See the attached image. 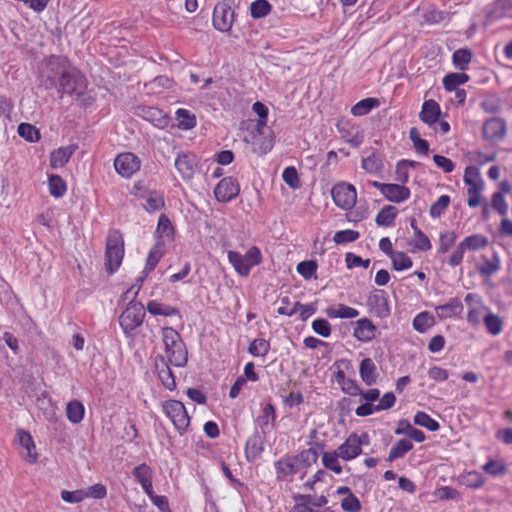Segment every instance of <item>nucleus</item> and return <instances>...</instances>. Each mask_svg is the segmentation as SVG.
Instances as JSON below:
<instances>
[{
  "label": "nucleus",
  "mask_w": 512,
  "mask_h": 512,
  "mask_svg": "<svg viewBox=\"0 0 512 512\" xmlns=\"http://www.w3.org/2000/svg\"><path fill=\"white\" fill-rule=\"evenodd\" d=\"M162 340L168 362L175 367H185L188 363V350L179 332L173 327H163Z\"/></svg>",
  "instance_id": "f257e3e1"
},
{
  "label": "nucleus",
  "mask_w": 512,
  "mask_h": 512,
  "mask_svg": "<svg viewBox=\"0 0 512 512\" xmlns=\"http://www.w3.org/2000/svg\"><path fill=\"white\" fill-rule=\"evenodd\" d=\"M69 59L62 55H51L40 72V86L45 90L57 89L62 73L69 66Z\"/></svg>",
  "instance_id": "f03ea898"
},
{
  "label": "nucleus",
  "mask_w": 512,
  "mask_h": 512,
  "mask_svg": "<svg viewBox=\"0 0 512 512\" xmlns=\"http://www.w3.org/2000/svg\"><path fill=\"white\" fill-rule=\"evenodd\" d=\"M88 81L85 75L77 68L69 66L62 73L60 83L57 87V92L60 98H63L65 94L75 96L76 98L84 95L87 89Z\"/></svg>",
  "instance_id": "7ed1b4c3"
},
{
  "label": "nucleus",
  "mask_w": 512,
  "mask_h": 512,
  "mask_svg": "<svg viewBox=\"0 0 512 512\" xmlns=\"http://www.w3.org/2000/svg\"><path fill=\"white\" fill-rule=\"evenodd\" d=\"M124 257V240L119 230H112L108 233L105 247V270L113 275L121 266Z\"/></svg>",
  "instance_id": "20e7f679"
},
{
  "label": "nucleus",
  "mask_w": 512,
  "mask_h": 512,
  "mask_svg": "<svg viewBox=\"0 0 512 512\" xmlns=\"http://www.w3.org/2000/svg\"><path fill=\"white\" fill-rule=\"evenodd\" d=\"M228 261L235 271L242 277H248L253 267L260 265L263 261L262 253L257 246H252L243 255L237 251L230 250L227 253Z\"/></svg>",
  "instance_id": "39448f33"
},
{
  "label": "nucleus",
  "mask_w": 512,
  "mask_h": 512,
  "mask_svg": "<svg viewBox=\"0 0 512 512\" xmlns=\"http://www.w3.org/2000/svg\"><path fill=\"white\" fill-rule=\"evenodd\" d=\"M146 307L141 302L131 299L124 311L119 316V325L126 337L135 335V330L140 327L146 315Z\"/></svg>",
  "instance_id": "423d86ee"
},
{
  "label": "nucleus",
  "mask_w": 512,
  "mask_h": 512,
  "mask_svg": "<svg viewBox=\"0 0 512 512\" xmlns=\"http://www.w3.org/2000/svg\"><path fill=\"white\" fill-rule=\"evenodd\" d=\"M238 7L236 0H222L213 10L212 24L214 29L221 33L231 31L236 18L235 9Z\"/></svg>",
  "instance_id": "0eeeda50"
},
{
  "label": "nucleus",
  "mask_w": 512,
  "mask_h": 512,
  "mask_svg": "<svg viewBox=\"0 0 512 512\" xmlns=\"http://www.w3.org/2000/svg\"><path fill=\"white\" fill-rule=\"evenodd\" d=\"M164 414L172 421L177 432L182 436L190 425V416L179 400L169 399L162 402Z\"/></svg>",
  "instance_id": "6e6552de"
},
{
  "label": "nucleus",
  "mask_w": 512,
  "mask_h": 512,
  "mask_svg": "<svg viewBox=\"0 0 512 512\" xmlns=\"http://www.w3.org/2000/svg\"><path fill=\"white\" fill-rule=\"evenodd\" d=\"M294 506L290 512H335L328 504V498L324 495L294 494Z\"/></svg>",
  "instance_id": "1a4fd4ad"
},
{
  "label": "nucleus",
  "mask_w": 512,
  "mask_h": 512,
  "mask_svg": "<svg viewBox=\"0 0 512 512\" xmlns=\"http://www.w3.org/2000/svg\"><path fill=\"white\" fill-rule=\"evenodd\" d=\"M331 196L336 206L347 210L355 205L357 192L352 184L342 182L332 187Z\"/></svg>",
  "instance_id": "9d476101"
},
{
  "label": "nucleus",
  "mask_w": 512,
  "mask_h": 512,
  "mask_svg": "<svg viewBox=\"0 0 512 512\" xmlns=\"http://www.w3.org/2000/svg\"><path fill=\"white\" fill-rule=\"evenodd\" d=\"M370 313L380 319H386L391 315L389 296L385 290H374L367 299Z\"/></svg>",
  "instance_id": "9b49d317"
},
{
  "label": "nucleus",
  "mask_w": 512,
  "mask_h": 512,
  "mask_svg": "<svg viewBox=\"0 0 512 512\" xmlns=\"http://www.w3.org/2000/svg\"><path fill=\"white\" fill-rule=\"evenodd\" d=\"M240 193V184L235 177L222 178L214 188V196L218 202L228 203Z\"/></svg>",
  "instance_id": "f8f14e48"
},
{
  "label": "nucleus",
  "mask_w": 512,
  "mask_h": 512,
  "mask_svg": "<svg viewBox=\"0 0 512 512\" xmlns=\"http://www.w3.org/2000/svg\"><path fill=\"white\" fill-rule=\"evenodd\" d=\"M276 418V408L273 403L261 404V413L254 420V429L268 435L276 426Z\"/></svg>",
  "instance_id": "ddd939ff"
},
{
  "label": "nucleus",
  "mask_w": 512,
  "mask_h": 512,
  "mask_svg": "<svg viewBox=\"0 0 512 512\" xmlns=\"http://www.w3.org/2000/svg\"><path fill=\"white\" fill-rule=\"evenodd\" d=\"M267 434L254 429L245 443V459L249 463L255 462L264 452Z\"/></svg>",
  "instance_id": "4468645a"
},
{
  "label": "nucleus",
  "mask_w": 512,
  "mask_h": 512,
  "mask_svg": "<svg viewBox=\"0 0 512 512\" xmlns=\"http://www.w3.org/2000/svg\"><path fill=\"white\" fill-rule=\"evenodd\" d=\"M141 161L132 152L120 153L114 161V167L118 174L125 178L131 177L140 169Z\"/></svg>",
  "instance_id": "2eb2a0df"
},
{
  "label": "nucleus",
  "mask_w": 512,
  "mask_h": 512,
  "mask_svg": "<svg viewBox=\"0 0 512 512\" xmlns=\"http://www.w3.org/2000/svg\"><path fill=\"white\" fill-rule=\"evenodd\" d=\"M507 134V123L503 118L492 117L482 127V136L488 141H502Z\"/></svg>",
  "instance_id": "dca6fc26"
},
{
  "label": "nucleus",
  "mask_w": 512,
  "mask_h": 512,
  "mask_svg": "<svg viewBox=\"0 0 512 512\" xmlns=\"http://www.w3.org/2000/svg\"><path fill=\"white\" fill-rule=\"evenodd\" d=\"M169 364L170 363L163 355L159 354L154 358V365L158 379L166 389L173 391L177 387L176 377Z\"/></svg>",
  "instance_id": "f3484780"
},
{
  "label": "nucleus",
  "mask_w": 512,
  "mask_h": 512,
  "mask_svg": "<svg viewBox=\"0 0 512 512\" xmlns=\"http://www.w3.org/2000/svg\"><path fill=\"white\" fill-rule=\"evenodd\" d=\"M197 156L192 152L179 153L175 159V168L184 180H191L195 174Z\"/></svg>",
  "instance_id": "a211bd4d"
},
{
  "label": "nucleus",
  "mask_w": 512,
  "mask_h": 512,
  "mask_svg": "<svg viewBox=\"0 0 512 512\" xmlns=\"http://www.w3.org/2000/svg\"><path fill=\"white\" fill-rule=\"evenodd\" d=\"M340 458L349 461L362 453V442L358 439L356 432L351 433L348 438L342 443L338 450Z\"/></svg>",
  "instance_id": "6ab92c4d"
},
{
  "label": "nucleus",
  "mask_w": 512,
  "mask_h": 512,
  "mask_svg": "<svg viewBox=\"0 0 512 512\" xmlns=\"http://www.w3.org/2000/svg\"><path fill=\"white\" fill-rule=\"evenodd\" d=\"M274 467L276 471V479L278 481H284L289 476H293L299 472L297 465L290 454H285L283 457L278 459L274 463Z\"/></svg>",
  "instance_id": "aec40b11"
},
{
  "label": "nucleus",
  "mask_w": 512,
  "mask_h": 512,
  "mask_svg": "<svg viewBox=\"0 0 512 512\" xmlns=\"http://www.w3.org/2000/svg\"><path fill=\"white\" fill-rule=\"evenodd\" d=\"M441 116V108L440 105L433 99L426 100L422 104L421 111L419 113V119L427 124L428 126H433L437 122H439Z\"/></svg>",
  "instance_id": "412c9836"
},
{
  "label": "nucleus",
  "mask_w": 512,
  "mask_h": 512,
  "mask_svg": "<svg viewBox=\"0 0 512 512\" xmlns=\"http://www.w3.org/2000/svg\"><path fill=\"white\" fill-rule=\"evenodd\" d=\"M355 324L356 327L354 328L353 336L358 341L369 342L375 338L377 328L369 318H361L357 320Z\"/></svg>",
  "instance_id": "4be33fe9"
},
{
  "label": "nucleus",
  "mask_w": 512,
  "mask_h": 512,
  "mask_svg": "<svg viewBox=\"0 0 512 512\" xmlns=\"http://www.w3.org/2000/svg\"><path fill=\"white\" fill-rule=\"evenodd\" d=\"M78 148L77 145H68L55 149L50 154V167L58 169L64 167Z\"/></svg>",
  "instance_id": "5701e85b"
},
{
  "label": "nucleus",
  "mask_w": 512,
  "mask_h": 512,
  "mask_svg": "<svg viewBox=\"0 0 512 512\" xmlns=\"http://www.w3.org/2000/svg\"><path fill=\"white\" fill-rule=\"evenodd\" d=\"M463 309V304L457 297L451 298L446 304L439 305L435 308L440 319L458 317L463 312Z\"/></svg>",
  "instance_id": "b1692460"
},
{
  "label": "nucleus",
  "mask_w": 512,
  "mask_h": 512,
  "mask_svg": "<svg viewBox=\"0 0 512 512\" xmlns=\"http://www.w3.org/2000/svg\"><path fill=\"white\" fill-rule=\"evenodd\" d=\"M411 191L405 185L389 183L383 196L390 202L401 203L409 199Z\"/></svg>",
  "instance_id": "393cba45"
},
{
  "label": "nucleus",
  "mask_w": 512,
  "mask_h": 512,
  "mask_svg": "<svg viewBox=\"0 0 512 512\" xmlns=\"http://www.w3.org/2000/svg\"><path fill=\"white\" fill-rule=\"evenodd\" d=\"M164 248V240H156L155 244L150 248L144 268V272H146V274H149L156 268V266L164 256Z\"/></svg>",
  "instance_id": "a878e982"
},
{
  "label": "nucleus",
  "mask_w": 512,
  "mask_h": 512,
  "mask_svg": "<svg viewBox=\"0 0 512 512\" xmlns=\"http://www.w3.org/2000/svg\"><path fill=\"white\" fill-rule=\"evenodd\" d=\"M140 110L142 117L157 127L163 128L169 123V117L159 108L144 106Z\"/></svg>",
  "instance_id": "bb28decb"
},
{
  "label": "nucleus",
  "mask_w": 512,
  "mask_h": 512,
  "mask_svg": "<svg viewBox=\"0 0 512 512\" xmlns=\"http://www.w3.org/2000/svg\"><path fill=\"white\" fill-rule=\"evenodd\" d=\"M359 374H360L362 381L367 386H372V385L376 384L377 378H378V373H377L376 365L371 358H369V357L364 358L360 362Z\"/></svg>",
  "instance_id": "cd10ccee"
},
{
  "label": "nucleus",
  "mask_w": 512,
  "mask_h": 512,
  "mask_svg": "<svg viewBox=\"0 0 512 512\" xmlns=\"http://www.w3.org/2000/svg\"><path fill=\"white\" fill-rule=\"evenodd\" d=\"M482 309L486 311V314L483 316V323L487 329V332L493 336L499 335L503 331V320L502 318L493 313L491 309L487 306H483Z\"/></svg>",
  "instance_id": "c85d7f7f"
},
{
  "label": "nucleus",
  "mask_w": 512,
  "mask_h": 512,
  "mask_svg": "<svg viewBox=\"0 0 512 512\" xmlns=\"http://www.w3.org/2000/svg\"><path fill=\"white\" fill-rule=\"evenodd\" d=\"M141 198L146 200L144 209L149 213L161 210L165 207L164 196L159 191L147 190L141 195Z\"/></svg>",
  "instance_id": "c756f323"
},
{
  "label": "nucleus",
  "mask_w": 512,
  "mask_h": 512,
  "mask_svg": "<svg viewBox=\"0 0 512 512\" xmlns=\"http://www.w3.org/2000/svg\"><path fill=\"white\" fill-rule=\"evenodd\" d=\"M146 310L151 315H154V316H165V317L179 316L181 318L179 308H177L175 306H170V305L160 303L156 300H150L147 303Z\"/></svg>",
  "instance_id": "7c9ffc66"
},
{
  "label": "nucleus",
  "mask_w": 512,
  "mask_h": 512,
  "mask_svg": "<svg viewBox=\"0 0 512 512\" xmlns=\"http://www.w3.org/2000/svg\"><path fill=\"white\" fill-rule=\"evenodd\" d=\"M17 435L19 444L26 451L25 459L29 463H35L37 461V453L32 436L25 430H18Z\"/></svg>",
  "instance_id": "2f4dec72"
},
{
  "label": "nucleus",
  "mask_w": 512,
  "mask_h": 512,
  "mask_svg": "<svg viewBox=\"0 0 512 512\" xmlns=\"http://www.w3.org/2000/svg\"><path fill=\"white\" fill-rule=\"evenodd\" d=\"M298 470L306 469L318 460V451L316 448L304 449L296 455H292Z\"/></svg>",
  "instance_id": "473e14b6"
},
{
  "label": "nucleus",
  "mask_w": 512,
  "mask_h": 512,
  "mask_svg": "<svg viewBox=\"0 0 512 512\" xmlns=\"http://www.w3.org/2000/svg\"><path fill=\"white\" fill-rule=\"evenodd\" d=\"M175 235V228L173 227L169 217L162 213L158 218V224L155 231L157 240H164L166 237L169 240H173Z\"/></svg>",
  "instance_id": "72a5a7b5"
},
{
  "label": "nucleus",
  "mask_w": 512,
  "mask_h": 512,
  "mask_svg": "<svg viewBox=\"0 0 512 512\" xmlns=\"http://www.w3.org/2000/svg\"><path fill=\"white\" fill-rule=\"evenodd\" d=\"M501 268V260L496 252H493L491 259L483 257V263L477 265V271L482 277H489Z\"/></svg>",
  "instance_id": "f704fd0d"
},
{
  "label": "nucleus",
  "mask_w": 512,
  "mask_h": 512,
  "mask_svg": "<svg viewBox=\"0 0 512 512\" xmlns=\"http://www.w3.org/2000/svg\"><path fill=\"white\" fill-rule=\"evenodd\" d=\"M458 482L467 488L479 489L485 484V478L480 472L472 470L459 475Z\"/></svg>",
  "instance_id": "c9c22d12"
},
{
  "label": "nucleus",
  "mask_w": 512,
  "mask_h": 512,
  "mask_svg": "<svg viewBox=\"0 0 512 512\" xmlns=\"http://www.w3.org/2000/svg\"><path fill=\"white\" fill-rule=\"evenodd\" d=\"M398 215V210L393 205H385L376 215L375 223L381 227H390Z\"/></svg>",
  "instance_id": "e433bc0d"
},
{
  "label": "nucleus",
  "mask_w": 512,
  "mask_h": 512,
  "mask_svg": "<svg viewBox=\"0 0 512 512\" xmlns=\"http://www.w3.org/2000/svg\"><path fill=\"white\" fill-rule=\"evenodd\" d=\"M470 79L469 75L462 71L461 73L451 72L444 76L443 87L447 92H453L460 85L465 84Z\"/></svg>",
  "instance_id": "4c0bfd02"
},
{
  "label": "nucleus",
  "mask_w": 512,
  "mask_h": 512,
  "mask_svg": "<svg viewBox=\"0 0 512 512\" xmlns=\"http://www.w3.org/2000/svg\"><path fill=\"white\" fill-rule=\"evenodd\" d=\"M380 106V100L375 97H367L360 100L351 108V113L354 116H365L369 114L373 109Z\"/></svg>",
  "instance_id": "58836bf2"
},
{
  "label": "nucleus",
  "mask_w": 512,
  "mask_h": 512,
  "mask_svg": "<svg viewBox=\"0 0 512 512\" xmlns=\"http://www.w3.org/2000/svg\"><path fill=\"white\" fill-rule=\"evenodd\" d=\"M473 58V53L469 48H459L452 54V63L456 69L466 71Z\"/></svg>",
  "instance_id": "ea45409f"
},
{
  "label": "nucleus",
  "mask_w": 512,
  "mask_h": 512,
  "mask_svg": "<svg viewBox=\"0 0 512 512\" xmlns=\"http://www.w3.org/2000/svg\"><path fill=\"white\" fill-rule=\"evenodd\" d=\"M413 449V443L406 439H400L396 442L395 445L389 451L388 457L386 458L387 462H393L398 458H403L409 451Z\"/></svg>",
  "instance_id": "a19ab883"
},
{
  "label": "nucleus",
  "mask_w": 512,
  "mask_h": 512,
  "mask_svg": "<svg viewBox=\"0 0 512 512\" xmlns=\"http://www.w3.org/2000/svg\"><path fill=\"white\" fill-rule=\"evenodd\" d=\"M361 167L370 174H378L383 169L382 157L377 151L362 159Z\"/></svg>",
  "instance_id": "79ce46f5"
},
{
  "label": "nucleus",
  "mask_w": 512,
  "mask_h": 512,
  "mask_svg": "<svg viewBox=\"0 0 512 512\" xmlns=\"http://www.w3.org/2000/svg\"><path fill=\"white\" fill-rule=\"evenodd\" d=\"M48 188L51 196L61 198L67 191V184L60 175L51 174L48 176Z\"/></svg>",
  "instance_id": "37998d69"
},
{
  "label": "nucleus",
  "mask_w": 512,
  "mask_h": 512,
  "mask_svg": "<svg viewBox=\"0 0 512 512\" xmlns=\"http://www.w3.org/2000/svg\"><path fill=\"white\" fill-rule=\"evenodd\" d=\"M325 313L329 318H345V319L356 318L359 315V311L357 309L346 306L344 304H339L337 308L328 307L325 310Z\"/></svg>",
  "instance_id": "c03bdc74"
},
{
  "label": "nucleus",
  "mask_w": 512,
  "mask_h": 512,
  "mask_svg": "<svg viewBox=\"0 0 512 512\" xmlns=\"http://www.w3.org/2000/svg\"><path fill=\"white\" fill-rule=\"evenodd\" d=\"M175 115L178 121L177 126L181 130H190L197 125L196 116L188 109L179 108Z\"/></svg>",
  "instance_id": "a18cd8bd"
},
{
  "label": "nucleus",
  "mask_w": 512,
  "mask_h": 512,
  "mask_svg": "<svg viewBox=\"0 0 512 512\" xmlns=\"http://www.w3.org/2000/svg\"><path fill=\"white\" fill-rule=\"evenodd\" d=\"M512 10V0H497L493 8L486 12V18L489 21H495L504 17L505 11Z\"/></svg>",
  "instance_id": "49530a36"
},
{
  "label": "nucleus",
  "mask_w": 512,
  "mask_h": 512,
  "mask_svg": "<svg viewBox=\"0 0 512 512\" xmlns=\"http://www.w3.org/2000/svg\"><path fill=\"white\" fill-rule=\"evenodd\" d=\"M84 405L78 400L68 402L66 407V415L68 420L73 424L80 423L84 418Z\"/></svg>",
  "instance_id": "de8ad7c7"
},
{
  "label": "nucleus",
  "mask_w": 512,
  "mask_h": 512,
  "mask_svg": "<svg viewBox=\"0 0 512 512\" xmlns=\"http://www.w3.org/2000/svg\"><path fill=\"white\" fill-rule=\"evenodd\" d=\"M273 6L268 0H255L250 4V15L253 19H262L269 15Z\"/></svg>",
  "instance_id": "09e8293b"
},
{
  "label": "nucleus",
  "mask_w": 512,
  "mask_h": 512,
  "mask_svg": "<svg viewBox=\"0 0 512 512\" xmlns=\"http://www.w3.org/2000/svg\"><path fill=\"white\" fill-rule=\"evenodd\" d=\"M413 421L415 425L424 427L431 432H436L440 429L439 422L424 411H417L414 415Z\"/></svg>",
  "instance_id": "8fccbe9b"
},
{
  "label": "nucleus",
  "mask_w": 512,
  "mask_h": 512,
  "mask_svg": "<svg viewBox=\"0 0 512 512\" xmlns=\"http://www.w3.org/2000/svg\"><path fill=\"white\" fill-rule=\"evenodd\" d=\"M340 457L337 450L323 452L322 453V464L325 469L331 470L336 474H340L343 471L338 458Z\"/></svg>",
  "instance_id": "3c124183"
},
{
  "label": "nucleus",
  "mask_w": 512,
  "mask_h": 512,
  "mask_svg": "<svg viewBox=\"0 0 512 512\" xmlns=\"http://www.w3.org/2000/svg\"><path fill=\"white\" fill-rule=\"evenodd\" d=\"M434 324H435L434 317L429 312L424 311V312H420L419 314H417L414 317L412 326L416 331H418L420 333H424L429 328H431Z\"/></svg>",
  "instance_id": "603ef678"
},
{
  "label": "nucleus",
  "mask_w": 512,
  "mask_h": 512,
  "mask_svg": "<svg viewBox=\"0 0 512 512\" xmlns=\"http://www.w3.org/2000/svg\"><path fill=\"white\" fill-rule=\"evenodd\" d=\"M17 132L20 137L31 143L38 142L41 139L40 131L30 123H20Z\"/></svg>",
  "instance_id": "864d4df0"
},
{
  "label": "nucleus",
  "mask_w": 512,
  "mask_h": 512,
  "mask_svg": "<svg viewBox=\"0 0 512 512\" xmlns=\"http://www.w3.org/2000/svg\"><path fill=\"white\" fill-rule=\"evenodd\" d=\"M457 234L454 231H444L439 236V247L437 249V257L446 254L450 248L455 244Z\"/></svg>",
  "instance_id": "5fc2aeb1"
},
{
  "label": "nucleus",
  "mask_w": 512,
  "mask_h": 512,
  "mask_svg": "<svg viewBox=\"0 0 512 512\" xmlns=\"http://www.w3.org/2000/svg\"><path fill=\"white\" fill-rule=\"evenodd\" d=\"M466 250H478L488 245V238L482 234H473L465 237L462 241Z\"/></svg>",
  "instance_id": "6e6d98bb"
},
{
  "label": "nucleus",
  "mask_w": 512,
  "mask_h": 512,
  "mask_svg": "<svg viewBox=\"0 0 512 512\" xmlns=\"http://www.w3.org/2000/svg\"><path fill=\"white\" fill-rule=\"evenodd\" d=\"M450 202L451 199L449 195H441L430 207L429 214L431 218L436 219L441 217L450 205Z\"/></svg>",
  "instance_id": "4d7b16f0"
},
{
  "label": "nucleus",
  "mask_w": 512,
  "mask_h": 512,
  "mask_svg": "<svg viewBox=\"0 0 512 512\" xmlns=\"http://www.w3.org/2000/svg\"><path fill=\"white\" fill-rule=\"evenodd\" d=\"M318 268V264L316 260H305L297 265V272L306 280L315 277L316 271Z\"/></svg>",
  "instance_id": "13d9d810"
},
{
  "label": "nucleus",
  "mask_w": 512,
  "mask_h": 512,
  "mask_svg": "<svg viewBox=\"0 0 512 512\" xmlns=\"http://www.w3.org/2000/svg\"><path fill=\"white\" fill-rule=\"evenodd\" d=\"M484 182L483 180H479L478 183L474 185H469L467 193H468V206L471 208H475L479 206L481 202V191L483 189Z\"/></svg>",
  "instance_id": "bf43d9fd"
},
{
  "label": "nucleus",
  "mask_w": 512,
  "mask_h": 512,
  "mask_svg": "<svg viewBox=\"0 0 512 512\" xmlns=\"http://www.w3.org/2000/svg\"><path fill=\"white\" fill-rule=\"evenodd\" d=\"M391 260L393 268L397 271L407 270L413 265L412 259L405 252L397 251Z\"/></svg>",
  "instance_id": "052dcab7"
},
{
  "label": "nucleus",
  "mask_w": 512,
  "mask_h": 512,
  "mask_svg": "<svg viewBox=\"0 0 512 512\" xmlns=\"http://www.w3.org/2000/svg\"><path fill=\"white\" fill-rule=\"evenodd\" d=\"M270 350V343L269 341L263 339V338H257L255 339L248 348L249 353L254 356H265L268 354Z\"/></svg>",
  "instance_id": "680f3d73"
},
{
  "label": "nucleus",
  "mask_w": 512,
  "mask_h": 512,
  "mask_svg": "<svg viewBox=\"0 0 512 512\" xmlns=\"http://www.w3.org/2000/svg\"><path fill=\"white\" fill-rule=\"evenodd\" d=\"M283 181L291 188L298 189L301 186V182L298 176L297 169L294 166H288L283 170L282 173Z\"/></svg>",
  "instance_id": "e2e57ef3"
},
{
  "label": "nucleus",
  "mask_w": 512,
  "mask_h": 512,
  "mask_svg": "<svg viewBox=\"0 0 512 512\" xmlns=\"http://www.w3.org/2000/svg\"><path fill=\"white\" fill-rule=\"evenodd\" d=\"M132 475L139 484H142L152 480L153 471L149 465L142 463L133 469Z\"/></svg>",
  "instance_id": "0e129e2a"
},
{
  "label": "nucleus",
  "mask_w": 512,
  "mask_h": 512,
  "mask_svg": "<svg viewBox=\"0 0 512 512\" xmlns=\"http://www.w3.org/2000/svg\"><path fill=\"white\" fill-rule=\"evenodd\" d=\"M360 237V234L356 230L346 229L337 231L334 234L333 241L340 245L356 241Z\"/></svg>",
  "instance_id": "69168bd1"
},
{
  "label": "nucleus",
  "mask_w": 512,
  "mask_h": 512,
  "mask_svg": "<svg viewBox=\"0 0 512 512\" xmlns=\"http://www.w3.org/2000/svg\"><path fill=\"white\" fill-rule=\"evenodd\" d=\"M312 330L321 337L327 338L331 335V325L325 318H317L312 322Z\"/></svg>",
  "instance_id": "338daca9"
},
{
  "label": "nucleus",
  "mask_w": 512,
  "mask_h": 512,
  "mask_svg": "<svg viewBox=\"0 0 512 512\" xmlns=\"http://www.w3.org/2000/svg\"><path fill=\"white\" fill-rule=\"evenodd\" d=\"M341 508L345 512H359L362 506L359 499L354 494H350L341 500Z\"/></svg>",
  "instance_id": "774afa93"
}]
</instances>
